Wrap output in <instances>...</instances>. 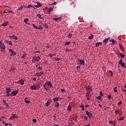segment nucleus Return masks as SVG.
Wrapping results in <instances>:
<instances>
[{
    "label": "nucleus",
    "instance_id": "nucleus-28",
    "mask_svg": "<svg viewBox=\"0 0 126 126\" xmlns=\"http://www.w3.org/2000/svg\"><path fill=\"white\" fill-rule=\"evenodd\" d=\"M94 38V35L93 34H91V36H89L88 38L90 39H93Z\"/></svg>",
    "mask_w": 126,
    "mask_h": 126
},
{
    "label": "nucleus",
    "instance_id": "nucleus-23",
    "mask_svg": "<svg viewBox=\"0 0 126 126\" xmlns=\"http://www.w3.org/2000/svg\"><path fill=\"white\" fill-rule=\"evenodd\" d=\"M37 4L35 5L34 6H35V7H40V6H41V4H40V3H36Z\"/></svg>",
    "mask_w": 126,
    "mask_h": 126
},
{
    "label": "nucleus",
    "instance_id": "nucleus-1",
    "mask_svg": "<svg viewBox=\"0 0 126 126\" xmlns=\"http://www.w3.org/2000/svg\"><path fill=\"white\" fill-rule=\"evenodd\" d=\"M11 92V89L9 88H6V97H9L11 96L10 94H9Z\"/></svg>",
    "mask_w": 126,
    "mask_h": 126
},
{
    "label": "nucleus",
    "instance_id": "nucleus-22",
    "mask_svg": "<svg viewBox=\"0 0 126 126\" xmlns=\"http://www.w3.org/2000/svg\"><path fill=\"white\" fill-rule=\"evenodd\" d=\"M28 99V98H26L25 99V103H26L27 104H29L30 103V100H27V99Z\"/></svg>",
    "mask_w": 126,
    "mask_h": 126
},
{
    "label": "nucleus",
    "instance_id": "nucleus-11",
    "mask_svg": "<svg viewBox=\"0 0 126 126\" xmlns=\"http://www.w3.org/2000/svg\"><path fill=\"white\" fill-rule=\"evenodd\" d=\"M9 52H10V53H11V54H10L11 56H13V55H16V53L12 50V49H9Z\"/></svg>",
    "mask_w": 126,
    "mask_h": 126
},
{
    "label": "nucleus",
    "instance_id": "nucleus-60",
    "mask_svg": "<svg viewBox=\"0 0 126 126\" xmlns=\"http://www.w3.org/2000/svg\"><path fill=\"white\" fill-rule=\"evenodd\" d=\"M68 126H71V123H68Z\"/></svg>",
    "mask_w": 126,
    "mask_h": 126
},
{
    "label": "nucleus",
    "instance_id": "nucleus-58",
    "mask_svg": "<svg viewBox=\"0 0 126 126\" xmlns=\"http://www.w3.org/2000/svg\"><path fill=\"white\" fill-rule=\"evenodd\" d=\"M85 108L89 107L90 105L87 104V105H85Z\"/></svg>",
    "mask_w": 126,
    "mask_h": 126
},
{
    "label": "nucleus",
    "instance_id": "nucleus-10",
    "mask_svg": "<svg viewBox=\"0 0 126 126\" xmlns=\"http://www.w3.org/2000/svg\"><path fill=\"white\" fill-rule=\"evenodd\" d=\"M44 74V72L41 71L40 72H38L36 74V76H42Z\"/></svg>",
    "mask_w": 126,
    "mask_h": 126
},
{
    "label": "nucleus",
    "instance_id": "nucleus-55",
    "mask_svg": "<svg viewBox=\"0 0 126 126\" xmlns=\"http://www.w3.org/2000/svg\"><path fill=\"white\" fill-rule=\"evenodd\" d=\"M80 108H83V107H84V104H81L80 105Z\"/></svg>",
    "mask_w": 126,
    "mask_h": 126
},
{
    "label": "nucleus",
    "instance_id": "nucleus-59",
    "mask_svg": "<svg viewBox=\"0 0 126 126\" xmlns=\"http://www.w3.org/2000/svg\"><path fill=\"white\" fill-rule=\"evenodd\" d=\"M109 124H113V121H109Z\"/></svg>",
    "mask_w": 126,
    "mask_h": 126
},
{
    "label": "nucleus",
    "instance_id": "nucleus-25",
    "mask_svg": "<svg viewBox=\"0 0 126 126\" xmlns=\"http://www.w3.org/2000/svg\"><path fill=\"white\" fill-rule=\"evenodd\" d=\"M67 111H68V112H70V111H71V106L70 105L68 106Z\"/></svg>",
    "mask_w": 126,
    "mask_h": 126
},
{
    "label": "nucleus",
    "instance_id": "nucleus-41",
    "mask_svg": "<svg viewBox=\"0 0 126 126\" xmlns=\"http://www.w3.org/2000/svg\"><path fill=\"white\" fill-rule=\"evenodd\" d=\"M96 99H97V100H101V99H102V97L100 96H97Z\"/></svg>",
    "mask_w": 126,
    "mask_h": 126
},
{
    "label": "nucleus",
    "instance_id": "nucleus-44",
    "mask_svg": "<svg viewBox=\"0 0 126 126\" xmlns=\"http://www.w3.org/2000/svg\"><path fill=\"white\" fill-rule=\"evenodd\" d=\"M122 63H123V60H122V59H121L120 60V61L119 62V64L121 65V64H122Z\"/></svg>",
    "mask_w": 126,
    "mask_h": 126
},
{
    "label": "nucleus",
    "instance_id": "nucleus-5",
    "mask_svg": "<svg viewBox=\"0 0 126 126\" xmlns=\"http://www.w3.org/2000/svg\"><path fill=\"white\" fill-rule=\"evenodd\" d=\"M45 85H48L51 88H52V87H53V85L52 84V83L50 81H47L45 83Z\"/></svg>",
    "mask_w": 126,
    "mask_h": 126
},
{
    "label": "nucleus",
    "instance_id": "nucleus-54",
    "mask_svg": "<svg viewBox=\"0 0 126 126\" xmlns=\"http://www.w3.org/2000/svg\"><path fill=\"white\" fill-rule=\"evenodd\" d=\"M61 92H65V89H62L61 90Z\"/></svg>",
    "mask_w": 126,
    "mask_h": 126
},
{
    "label": "nucleus",
    "instance_id": "nucleus-17",
    "mask_svg": "<svg viewBox=\"0 0 126 126\" xmlns=\"http://www.w3.org/2000/svg\"><path fill=\"white\" fill-rule=\"evenodd\" d=\"M26 8H30V7H34L33 5L31 4H28L27 6L25 7Z\"/></svg>",
    "mask_w": 126,
    "mask_h": 126
},
{
    "label": "nucleus",
    "instance_id": "nucleus-31",
    "mask_svg": "<svg viewBox=\"0 0 126 126\" xmlns=\"http://www.w3.org/2000/svg\"><path fill=\"white\" fill-rule=\"evenodd\" d=\"M43 27H44L45 28H48V27H49V26L47 24H44L43 25Z\"/></svg>",
    "mask_w": 126,
    "mask_h": 126
},
{
    "label": "nucleus",
    "instance_id": "nucleus-45",
    "mask_svg": "<svg viewBox=\"0 0 126 126\" xmlns=\"http://www.w3.org/2000/svg\"><path fill=\"white\" fill-rule=\"evenodd\" d=\"M99 95H100V96H101L102 97H103V92H99Z\"/></svg>",
    "mask_w": 126,
    "mask_h": 126
},
{
    "label": "nucleus",
    "instance_id": "nucleus-56",
    "mask_svg": "<svg viewBox=\"0 0 126 126\" xmlns=\"http://www.w3.org/2000/svg\"><path fill=\"white\" fill-rule=\"evenodd\" d=\"M115 114H116V115L119 114V110L115 111Z\"/></svg>",
    "mask_w": 126,
    "mask_h": 126
},
{
    "label": "nucleus",
    "instance_id": "nucleus-15",
    "mask_svg": "<svg viewBox=\"0 0 126 126\" xmlns=\"http://www.w3.org/2000/svg\"><path fill=\"white\" fill-rule=\"evenodd\" d=\"M85 89H86V90H92V87L91 86L86 87Z\"/></svg>",
    "mask_w": 126,
    "mask_h": 126
},
{
    "label": "nucleus",
    "instance_id": "nucleus-16",
    "mask_svg": "<svg viewBox=\"0 0 126 126\" xmlns=\"http://www.w3.org/2000/svg\"><path fill=\"white\" fill-rule=\"evenodd\" d=\"M110 42H112V44H113V45H115V44H116V43H117V41L113 39H111V40H110Z\"/></svg>",
    "mask_w": 126,
    "mask_h": 126
},
{
    "label": "nucleus",
    "instance_id": "nucleus-47",
    "mask_svg": "<svg viewBox=\"0 0 126 126\" xmlns=\"http://www.w3.org/2000/svg\"><path fill=\"white\" fill-rule=\"evenodd\" d=\"M84 119H85V121H87V120H88V117L87 116H84Z\"/></svg>",
    "mask_w": 126,
    "mask_h": 126
},
{
    "label": "nucleus",
    "instance_id": "nucleus-18",
    "mask_svg": "<svg viewBox=\"0 0 126 126\" xmlns=\"http://www.w3.org/2000/svg\"><path fill=\"white\" fill-rule=\"evenodd\" d=\"M19 83L21 85H24V81L23 80H21L19 81Z\"/></svg>",
    "mask_w": 126,
    "mask_h": 126
},
{
    "label": "nucleus",
    "instance_id": "nucleus-63",
    "mask_svg": "<svg viewBox=\"0 0 126 126\" xmlns=\"http://www.w3.org/2000/svg\"><path fill=\"white\" fill-rule=\"evenodd\" d=\"M122 90L123 92H126V90H123V89H122Z\"/></svg>",
    "mask_w": 126,
    "mask_h": 126
},
{
    "label": "nucleus",
    "instance_id": "nucleus-13",
    "mask_svg": "<svg viewBox=\"0 0 126 126\" xmlns=\"http://www.w3.org/2000/svg\"><path fill=\"white\" fill-rule=\"evenodd\" d=\"M78 61L79 62V63H80V64H84L85 63V61H84V60L79 59Z\"/></svg>",
    "mask_w": 126,
    "mask_h": 126
},
{
    "label": "nucleus",
    "instance_id": "nucleus-26",
    "mask_svg": "<svg viewBox=\"0 0 126 126\" xmlns=\"http://www.w3.org/2000/svg\"><path fill=\"white\" fill-rule=\"evenodd\" d=\"M99 45H102V42H98V43H96L95 46L96 47H99Z\"/></svg>",
    "mask_w": 126,
    "mask_h": 126
},
{
    "label": "nucleus",
    "instance_id": "nucleus-27",
    "mask_svg": "<svg viewBox=\"0 0 126 126\" xmlns=\"http://www.w3.org/2000/svg\"><path fill=\"white\" fill-rule=\"evenodd\" d=\"M122 67H126V63H123L121 65Z\"/></svg>",
    "mask_w": 126,
    "mask_h": 126
},
{
    "label": "nucleus",
    "instance_id": "nucleus-62",
    "mask_svg": "<svg viewBox=\"0 0 126 126\" xmlns=\"http://www.w3.org/2000/svg\"><path fill=\"white\" fill-rule=\"evenodd\" d=\"M21 59H25V56L24 55L21 56Z\"/></svg>",
    "mask_w": 126,
    "mask_h": 126
},
{
    "label": "nucleus",
    "instance_id": "nucleus-48",
    "mask_svg": "<svg viewBox=\"0 0 126 126\" xmlns=\"http://www.w3.org/2000/svg\"><path fill=\"white\" fill-rule=\"evenodd\" d=\"M60 60H61V59H60L59 58H57L55 59V61H56L57 62H59V61H60Z\"/></svg>",
    "mask_w": 126,
    "mask_h": 126
},
{
    "label": "nucleus",
    "instance_id": "nucleus-46",
    "mask_svg": "<svg viewBox=\"0 0 126 126\" xmlns=\"http://www.w3.org/2000/svg\"><path fill=\"white\" fill-rule=\"evenodd\" d=\"M37 69H39V70H42V69H43V68L41 66H38Z\"/></svg>",
    "mask_w": 126,
    "mask_h": 126
},
{
    "label": "nucleus",
    "instance_id": "nucleus-14",
    "mask_svg": "<svg viewBox=\"0 0 126 126\" xmlns=\"http://www.w3.org/2000/svg\"><path fill=\"white\" fill-rule=\"evenodd\" d=\"M109 40H110V37H108V38H105L104 40H103V42L104 43V44H107Z\"/></svg>",
    "mask_w": 126,
    "mask_h": 126
},
{
    "label": "nucleus",
    "instance_id": "nucleus-30",
    "mask_svg": "<svg viewBox=\"0 0 126 126\" xmlns=\"http://www.w3.org/2000/svg\"><path fill=\"white\" fill-rule=\"evenodd\" d=\"M68 38H71L72 37V33H69L67 34Z\"/></svg>",
    "mask_w": 126,
    "mask_h": 126
},
{
    "label": "nucleus",
    "instance_id": "nucleus-20",
    "mask_svg": "<svg viewBox=\"0 0 126 126\" xmlns=\"http://www.w3.org/2000/svg\"><path fill=\"white\" fill-rule=\"evenodd\" d=\"M61 19H62V18L59 17V18H54V20L55 21H59V20H61Z\"/></svg>",
    "mask_w": 126,
    "mask_h": 126
},
{
    "label": "nucleus",
    "instance_id": "nucleus-52",
    "mask_svg": "<svg viewBox=\"0 0 126 126\" xmlns=\"http://www.w3.org/2000/svg\"><path fill=\"white\" fill-rule=\"evenodd\" d=\"M49 105H50V103L49 102V101H47L46 106L48 107L49 106Z\"/></svg>",
    "mask_w": 126,
    "mask_h": 126
},
{
    "label": "nucleus",
    "instance_id": "nucleus-64",
    "mask_svg": "<svg viewBox=\"0 0 126 126\" xmlns=\"http://www.w3.org/2000/svg\"><path fill=\"white\" fill-rule=\"evenodd\" d=\"M85 126H91V125H90V124H88L85 125Z\"/></svg>",
    "mask_w": 126,
    "mask_h": 126
},
{
    "label": "nucleus",
    "instance_id": "nucleus-39",
    "mask_svg": "<svg viewBox=\"0 0 126 126\" xmlns=\"http://www.w3.org/2000/svg\"><path fill=\"white\" fill-rule=\"evenodd\" d=\"M117 87H115L113 89L114 92H118V90H117Z\"/></svg>",
    "mask_w": 126,
    "mask_h": 126
},
{
    "label": "nucleus",
    "instance_id": "nucleus-57",
    "mask_svg": "<svg viewBox=\"0 0 126 126\" xmlns=\"http://www.w3.org/2000/svg\"><path fill=\"white\" fill-rule=\"evenodd\" d=\"M113 126H117V123H116V122L114 123L113 122Z\"/></svg>",
    "mask_w": 126,
    "mask_h": 126
},
{
    "label": "nucleus",
    "instance_id": "nucleus-50",
    "mask_svg": "<svg viewBox=\"0 0 126 126\" xmlns=\"http://www.w3.org/2000/svg\"><path fill=\"white\" fill-rule=\"evenodd\" d=\"M108 71L110 73H111V76H112V75H113V71H112L111 70H109Z\"/></svg>",
    "mask_w": 126,
    "mask_h": 126
},
{
    "label": "nucleus",
    "instance_id": "nucleus-12",
    "mask_svg": "<svg viewBox=\"0 0 126 126\" xmlns=\"http://www.w3.org/2000/svg\"><path fill=\"white\" fill-rule=\"evenodd\" d=\"M9 38H11V39H14V40H17L18 39L17 36H16L14 35H13V36H10Z\"/></svg>",
    "mask_w": 126,
    "mask_h": 126
},
{
    "label": "nucleus",
    "instance_id": "nucleus-40",
    "mask_svg": "<svg viewBox=\"0 0 126 126\" xmlns=\"http://www.w3.org/2000/svg\"><path fill=\"white\" fill-rule=\"evenodd\" d=\"M10 46L12 45V42H11V41H8V43Z\"/></svg>",
    "mask_w": 126,
    "mask_h": 126
},
{
    "label": "nucleus",
    "instance_id": "nucleus-19",
    "mask_svg": "<svg viewBox=\"0 0 126 126\" xmlns=\"http://www.w3.org/2000/svg\"><path fill=\"white\" fill-rule=\"evenodd\" d=\"M59 99H60L59 97H54L53 98V101L54 102H58V101H59Z\"/></svg>",
    "mask_w": 126,
    "mask_h": 126
},
{
    "label": "nucleus",
    "instance_id": "nucleus-32",
    "mask_svg": "<svg viewBox=\"0 0 126 126\" xmlns=\"http://www.w3.org/2000/svg\"><path fill=\"white\" fill-rule=\"evenodd\" d=\"M37 17H38V18H40V19H43V18H42V17H41V14H38L37 15Z\"/></svg>",
    "mask_w": 126,
    "mask_h": 126
},
{
    "label": "nucleus",
    "instance_id": "nucleus-2",
    "mask_svg": "<svg viewBox=\"0 0 126 126\" xmlns=\"http://www.w3.org/2000/svg\"><path fill=\"white\" fill-rule=\"evenodd\" d=\"M31 89L32 90H39L40 89V85H36L35 86H31Z\"/></svg>",
    "mask_w": 126,
    "mask_h": 126
},
{
    "label": "nucleus",
    "instance_id": "nucleus-61",
    "mask_svg": "<svg viewBox=\"0 0 126 126\" xmlns=\"http://www.w3.org/2000/svg\"><path fill=\"white\" fill-rule=\"evenodd\" d=\"M53 117H54L53 120H54V121H56V115H54Z\"/></svg>",
    "mask_w": 126,
    "mask_h": 126
},
{
    "label": "nucleus",
    "instance_id": "nucleus-7",
    "mask_svg": "<svg viewBox=\"0 0 126 126\" xmlns=\"http://www.w3.org/2000/svg\"><path fill=\"white\" fill-rule=\"evenodd\" d=\"M11 94H12V96H16V95H17V94H18V91L15 90V91H12L11 92Z\"/></svg>",
    "mask_w": 126,
    "mask_h": 126
},
{
    "label": "nucleus",
    "instance_id": "nucleus-38",
    "mask_svg": "<svg viewBox=\"0 0 126 126\" xmlns=\"http://www.w3.org/2000/svg\"><path fill=\"white\" fill-rule=\"evenodd\" d=\"M48 10L49 12L53 11V7H50L49 8H48Z\"/></svg>",
    "mask_w": 126,
    "mask_h": 126
},
{
    "label": "nucleus",
    "instance_id": "nucleus-37",
    "mask_svg": "<svg viewBox=\"0 0 126 126\" xmlns=\"http://www.w3.org/2000/svg\"><path fill=\"white\" fill-rule=\"evenodd\" d=\"M55 106L56 107H60V103H59V102H56L55 103Z\"/></svg>",
    "mask_w": 126,
    "mask_h": 126
},
{
    "label": "nucleus",
    "instance_id": "nucleus-8",
    "mask_svg": "<svg viewBox=\"0 0 126 126\" xmlns=\"http://www.w3.org/2000/svg\"><path fill=\"white\" fill-rule=\"evenodd\" d=\"M10 120H13V119H18V116L16 114H12V117L10 118Z\"/></svg>",
    "mask_w": 126,
    "mask_h": 126
},
{
    "label": "nucleus",
    "instance_id": "nucleus-36",
    "mask_svg": "<svg viewBox=\"0 0 126 126\" xmlns=\"http://www.w3.org/2000/svg\"><path fill=\"white\" fill-rule=\"evenodd\" d=\"M69 44H70V42L68 41V42H66L64 44L65 46H66L67 45H69Z\"/></svg>",
    "mask_w": 126,
    "mask_h": 126
},
{
    "label": "nucleus",
    "instance_id": "nucleus-42",
    "mask_svg": "<svg viewBox=\"0 0 126 126\" xmlns=\"http://www.w3.org/2000/svg\"><path fill=\"white\" fill-rule=\"evenodd\" d=\"M125 120V117H122L119 119V121H124Z\"/></svg>",
    "mask_w": 126,
    "mask_h": 126
},
{
    "label": "nucleus",
    "instance_id": "nucleus-49",
    "mask_svg": "<svg viewBox=\"0 0 126 126\" xmlns=\"http://www.w3.org/2000/svg\"><path fill=\"white\" fill-rule=\"evenodd\" d=\"M121 104H123V101H120L118 103V106H120Z\"/></svg>",
    "mask_w": 126,
    "mask_h": 126
},
{
    "label": "nucleus",
    "instance_id": "nucleus-33",
    "mask_svg": "<svg viewBox=\"0 0 126 126\" xmlns=\"http://www.w3.org/2000/svg\"><path fill=\"white\" fill-rule=\"evenodd\" d=\"M22 9H23V7L22 6H20V7H19L17 10H22Z\"/></svg>",
    "mask_w": 126,
    "mask_h": 126
},
{
    "label": "nucleus",
    "instance_id": "nucleus-35",
    "mask_svg": "<svg viewBox=\"0 0 126 126\" xmlns=\"http://www.w3.org/2000/svg\"><path fill=\"white\" fill-rule=\"evenodd\" d=\"M28 21H29V19L26 18L24 20L25 23H27Z\"/></svg>",
    "mask_w": 126,
    "mask_h": 126
},
{
    "label": "nucleus",
    "instance_id": "nucleus-4",
    "mask_svg": "<svg viewBox=\"0 0 126 126\" xmlns=\"http://www.w3.org/2000/svg\"><path fill=\"white\" fill-rule=\"evenodd\" d=\"M32 26L33 28H35V29H39L40 30H42L43 29V27L41 25H39V27H37L35 25V24H32Z\"/></svg>",
    "mask_w": 126,
    "mask_h": 126
},
{
    "label": "nucleus",
    "instance_id": "nucleus-24",
    "mask_svg": "<svg viewBox=\"0 0 126 126\" xmlns=\"http://www.w3.org/2000/svg\"><path fill=\"white\" fill-rule=\"evenodd\" d=\"M8 25V22H6V23H4L2 24V26H7V25Z\"/></svg>",
    "mask_w": 126,
    "mask_h": 126
},
{
    "label": "nucleus",
    "instance_id": "nucleus-9",
    "mask_svg": "<svg viewBox=\"0 0 126 126\" xmlns=\"http://www.w3.org/2000/svg\"><path fill=\"white\" fill-rule=\"evenodd\" d=\"M86 114L87 115V116H88V117H89V118H92V114H91V113L88 111H86Z\"/></svg>",
    "mask_w": 126,
    "mask_h": 126
},
{
    "label": "nucleus",
    "instance_id": "nucleus-34",
    "mask_svg": "<svg viewBox=\"0 0 126 126\" xmlns=\"http://www.w3.org/2000/svg\"><path fill=\"white\" fill-rule=\"evenodd\" d=\"M47 85H46V83L43 85V88H44V89H45V90L48 91V89L47 88V87H46Z\"/></svg>",
    "mask_w": 126,
    "mask_h": 126
},
{
    "label": "nucleus",
    "instance_id": "nucleus-29",
    "mask_svg": "<svg viewBox=\"0 0 126 126\" xmlns=\"http://www.w3.org/2000/svg\"><path fill=\"white\" fill-rule=\"evenodd\" d=\"M120 55L121 56V58H125V57H126L125 55L121 53H120Z\"/></svg>",
    "mask_w": 126,
    "mask_h": 126
},
{
    "label": "nucleus",
    "instance_id": "nucleus-6",
    "mask_svg": "<svg viewBox=\"0 0 126 126\" xmlns=\"http://www.w3.org/2000/svg\"><path fill=\"white\" fill-rule=\"evenodd\" d=\"M33 59L34 60V61H36L37 62H39V61H40V60H41V57H40V56H34L33 57Z\"/></svg>",
    "mask_w": 126,
    "mask_h": 126
},
{
    "label": "nucleus",
    "instance_id": "nucleus-21",
    "mask_svg": "<svg viewBox=\"0 0 126 126\" xmlns=\"http://www.w3.org/2000/svg\"><path fill=\"white\" fill-rule=\"evenodd\" d=\"M6 13H8V12H9V13H13V12H13L12 11H10V10L6 9Z\"/></svg>",
    "mask_w": 126,
    "mask_h": 126
},
{
    "label": "nucleus",
    "instance_id": "nucleus-3",
    "mask_svg": "<svg viewBox=\"0 0 126 126\" xmlns=\"http://www.w3.org/2000/svg\"><path fill=\"white\" fill-rule=\"evenodd\" d=\"M0 48L1 50H5V45L2 43V41H0Z\"/></svg>",
    "mask_w": 126,
    "mask_h": 126
},
{
    "label": "nucleus",
    "instance_id": "nucleus-53",
    "mask_svg": "<svg viewBox=\"0 0 126 126\" xmlns=\"http://www.w3.org/2000/svg\"><path fill=\"white\" fill-rule=\"evenodd\" d=\"M77 69H80V65L77 66Z\"/></svg>",
    "mask_w": 126,
    "mask_h": 126
},
{
    "label": "nucleus",
    "instance_id": "nucleus-51",
    "mask_svg": "<svg viewBox=\"0 0 126 126\" xmlns=\"http://www.w3.org/2000/svg\"><path fill=\"white\" fill-rule=\"evenodd\" d=\"M112 97V95H108L107 96V98H108V99H111V97Z\"/></svg>",
    "mask_w": 126,
    "mask_h": 126
},
{
    "label": "nucleus",
    "instance_id": "nucleus-43",
    "mask_svg": "<svg viewBox=\"0 0 126 126\" xmlns=\"http://www.w3.org/2000/svg\"><path fill=\"white\" fill-rule=\"evenodd\" d=\"M32 121L33 122V123H37V120H36V119H33L32 120Z\"/></svg>",
    "mask_w": 126,
    "mask_h": 126
}]
</instances>
